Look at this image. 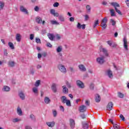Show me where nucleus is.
Wrapping results in <instances>:
<instances>
[{
	"label": "nucleus",
	"mask_w": 129,
	"mask_h": 129,
	"mask_svg": "<svg viewBox=\"0 0 129 129\" xmlns=\"http://www.w3.org/2000/svg\"><path fill=\"white\" fill-rule=\"evenodd\" d=\"M86 9L87 10V11H88V12H90V10H91V8L89 5H87Z\"/></svg>",
	"instance_id": "nucleus-50"
},
{
	"label": "nucleus",
	"mask_w": 129,
	"mask_h": 129,
	"mask_svg": "<svg viewBox=\"0 0 129 129\" xmlns=\"http://www.w3.org/2000/svg\"><path fill=\"white\" fill-rule=\"evenodd\" d=\"M46 124L49 127H53V126H54V125H55V122L54 121L47 122H46Z\"/></svg>",
	"instance_id": "nucleus-22"
},
{
	"label": "nucleus",
	"mask_w": 129,
	"mask_h": 129,
	"mask_svg": "<svg viewBox=\"0 0 129 129\" xmlns=\"http://www.w3.org/2000/svg\"><path fill=\"white\" fill-rule=\"evenodd\" d=\"M106 75L109 78H112V77H113L112 72L110 70H108L106 71Z\"/></svg>",
	"instance_id": "nucleus-15"
},
{
	"label": "nucleus",
	"mask_w": 129,
	"mask_h": 129,
	"mask_svg": "<svg viewBox=\"0 0 129 129\" xmlns=\"http://www.w3.org/2000/svg\"><path fill=\"white\" fill-rule=\"evenodd\" d=\"M70 22H74V17H71L70 18Z\"/></svg>",
	"instance_id": "nucleus-64"
},
{
	"label": "nucleus",
	"mask_w": 129,
	"mask_h": 129,
	"mask_svg": "<svg viewBox=\"0 0 129 129\" xmlns=\"http://www.w3.org/2000/svg\"><path fill=\"white\" fill-rule=\"evenodd\" d=\"M70 125L71 128L74 129V127H75V121L74 119L72 118L70 119Z\"/></svg>",
	"instance_id": "nucleus-7"
},
{
	"label": "nucleus",
	"mask_w": 129,
	"mask_h": 129,
	"mask_svg": "<svg viewBox=\"0 0 129 129\" xmlns=\"http://www.w3.org/2000/svg\"><path fill=\"white\" fill-rule=\"evenodd\" d=\"M111 6L114 7L115 9V8H116V7H119V4H118L117 3L113 2V3H111Z\"/></svg>",
	"instance_id": "nucleus-31"
},
{
	"label": "nucleus",
	"mask_w": 129,
	"mask_h": 129,
	"mask_svg": "<svg viewBox=\"0 0 129 129\" xmlns=\"http://www.w3.org/2000/svg\"><path fill=\"white\" fill-rule=\"evenodd\" d=\"M30 74H32V75H34L35 73V70H34V69L32 68L31 69H30Z\"/></svg>",
	"instance_id": "nucleus-47"
},
{
	"label": "nucleus",
	"mask_w": 129,
	"mask_h": 129,
	"mask_svg": "<svg viewBox=\"0 0 129 129\" xmlns=\"http://www.w3.org/2000/svg\"><path fill=\"white\" fill-rule=\"evenodd\" d=\"M56 38L57 40H60V39H61V36H60V35H59V34H56Z\"/></svg>",
	"instance_id": "nucleus-56"
},
{
	"label": "nucleus",
	"mask_w": 129,
	"mask_h": 129,
	"mask_svg": "<svg viewBox=\"0 0 129 129\" xmlns=\"http://www.w3.org/2000/svg\"><path fill=\"white\" fill-rule=\"evenodd\" d=\"M79 68L81 71H83V72L86 71V68H85V67L83 64L79 65Z\"/></svg>",
	"instance_id": "nucleus-19"
},
{
	"label": "nucleus",
	"mask_w": 129,
	"mask_h": 129,
	"mask_svg": "<svg viewBox=\"0 0 129 129\" xmlns=\"http://www.w3.org/2000/svg\"><path fill=\"white\" fill-rule=\"evenodd\" d=\"M50 23L51 25H59V22H57L56 21L51 20Z\"/></svg>",
	"instance_id": "nucleus-37"
},
{
	"label": "nucleus",
	"mask_w": 129,
	"mask_h": 129,
	"mask_svg": "<svg viewBox=\"0 0 129 129\" xmlns=\"http://www.w3.org/2000/svg\"><path fill=\"white\" fill-rule=\"evenodd\" d=\"M62 48L61 46H58L57 48H56V52L57 53H60V52H62Z\"/></svg>",
	"instance_id": "nucleus-34"
},
{
	"label": "nucleus",
	"mask_w": 129,
	"mask_h": 129,
	"mask_svg": "<svg viewBox=\"0 0 129 129\" xmlns=\"http://www.w3.org/2000/svg\"><path fill=\"white\" fill-rule=\"evenodd\" d=\"M50 14H51V15H53V16H54V17H58L59 16V14H58V13H56L55 12V10H54V9H51L50 10Z\"/></svg>",
	"instance_id": "nucleus-18"
},
{
	"label": "nucleus",
	"mask_w": 129,
	"mask_h": 129,
	"mask_svg": "<svg viewBox=\"0 0 129 129\" xmlns=\"http://www.w3.org/2000/svg\"><path fill=\"white\" fill-rule=\"evenodd\" d=\"M119 117H120V118H121V119L122 120H124V117L123 116V114H120V115H119Z\"/></svg>",
	"instance_id": "nucleus-53"
},
{
	"label": "nucleus",
	"mask_w": 129,
	"mask_h": 129,
	"mask_svg": "<svg viewBox=\"0 0 129 129\" xmlns=\"http://www.w3.org/2000/svg\"><path fill=\"white\" fill-rule=\"evenodd\" d=\"M34 11H35V12H38V11H39V7L38 6H36L34 8Z\"/></svg>",
	"instance_id": "nucleus-61"
},
{
	"label": "nucleus",
	"mask_w": 129,
	"mask_h": 129,
	"mask_svg": "<svg viewBox=\"0 0 129 129\" xmlns=\"http://www.w3.org/2000/svg\"><path fill=\"white\" fill-rule=\"evenodd\" d=\"M62 93L64 94H67L68 93L69 90H68L67 87H66V85L62 86Z\"/></svg>",
	"instance_id": "nucleus-14"
},
{
	"label": "nucleus",
	"mask_w": 129,
	"mask_h": 129,
	"mask_svg": "<svg viewBox=\"0 0 129 129\" xmlns=\"http://www.w3.org/2000/svg\"><path fill=\"white\" fill-rule=\"evenodd\" d=\"M110 13L111 17H114V16H115V14H114V10L113 9L110 10Z\"/></svg>",
	"instance_id": "nucleus-43"
},
{
	"label": "nucleus",
	"mask_w": 129,
	"mask_h": 129,
	"mask_svg": "<svg viewBox=\"0 0 129 129\" xmlns=\"http://www.w3.org/2000/svg\"><path fill=\"white\" fill-rule=\"evenodd\" d=\"M113 128L114 129H120V126L118 125L117 124H113Z\"/></svg>",
	"instance_id": "nucleus-42"
},
{
	"label": "nucleus",
	"mask_w": 129,
	"mask_h": 129,
	"mask_svg": "<svg viewBox=\"0 0 129 129\" xmlns=\"http://www.w3.org/2000/svg\"><path fill=\"white\" fill-rule=\"evenodd\" d=\"M85 104H86V105H88V106H89V104H90L89 101H88V100H86Z\"/></svg>",
	"instance_id": "nucleus-63"
},
{
	"label": "nucleus",
	"mask_w": 129,
	"mask_h": 129,
	"mask_svg": "<svg viewBox=\"0 0 129 129\" xmlns=\"http://www.w3.org/2000/svg\"><path fill=\"white\" fill-rule=\"evenodd\" d=\"M44 102L46 103V104L50 103V99L47 97H45L44 99Z\"/></svg>",
	"instance_id": "nucleus-32"
},
{
	"label": "nucleus",
	"mask_w": 129,
	"mask_h": 129,
	"mask_svg": "<svg viewBox=\"0 0 129 129\" xmlns=\"http://www.w3.org/2000/svg\"><path fill=\"white\" fill-rule=\"evenodd\" d=\"M66 84L68 87V88H71L72 87V85L71 84V83H70L68 81L66 82Z\"/></svg>",
	"instance_id": "nucleus-38"
},
{
	"label": "nucleus",
	"mask_w": 129,
	"mask_h": 129,
	"mask_svg": "<svg viewBox=\"0 0 129 129\" xmlns=\"http://www.w3.org/2000/svg\"><path fill=\"white\" fill-rule=\"evenodd\" d=\"M17 113L18 115H20V116H21V115H23V111H22V109H21V107L19 106L17 107Z\"/></svg>",
	"instance_id": "nucleus-17"
},
{
	"label": "nucleus",
	"mask_w": 129,
	"mask_h": 129,
	"mask_svg": "<svg viewBox=\"0 0 129 129\" xmlns=\"http://www.w3.org/2000/svg\"><path fill=\"white\" fill-rule=\"evenodd\" d=\"M88 19H89V16L88 15H86L85 16V21H88Z\"/></svg>",
	"instance_id": "nucleus-54"
},
{
	"label": "nucleus",
	"mask_w": 129,
	"mask_h": 129,
	"mask_svg": "<svg viewBox=\"0 0 129 129\" xmlns=\"http://www.w3.org/2000/svg\"><path fill=\"white\" fill-rule=\"evenodd\" d=\"M8 45L10 48H11V49H12V50H14V49H15V46H14V44L13 43L9 42Z\"/></svg>",
	"instance_id": "nucleus-33"
},
{
	"label": "nucleus",
	"mask_w": 129,
	"mask_h": 129,
	"mask_svg": "<svg viewBox=\"0 0 129 129\" xmlns=\"http://www.w3.org/2000/svg\"><path fill=\"white\" fill-rule=\"evenodd\" d=\"M52 113L54 117H56V116H57V111L55 110H52Z\"/></svg>",
	"instance_id": "nucleus-44"
},
{
	"label": "nucleus",
	"mask_w": 129,
	"mask_h": 129,
	"mask_svg": "<svg viewBox=\"0 0 129 129\" xmlns=\"http://www.w3.org/2000/svg\"><path fill=\"white\" fill-rule=\"evenodd\" d=\"M107 23V18L104 17L101 21V27H102L103 30H105L106 29V27L107 26L106 25V23Z\"/></svg>",
	"instance_id": "nucleus-3"
},
{
	"label": "nucleus",
	"mask_w": 129,
	"mask_h": 129,
	"mask_svg": "<svg viewBox=\"0 0 129 129\" xmlns=\"http://www.w3.org/2000/svg\"><path fill=\"white\" fill-rule=\"evenodd\" d=\"M112 106H113V104H112V102H109L107 105V110H111V109H112Z\"/></svg>",
	"instance_id": "nucleus-16"
},
{
	"label": "nucleus",
	"mask_w": 129,
	"mask_h": 129,
	"mask_svg": "<svg viewBox=\"0 0 129 129\" xmlns=\"http://www.w3.org/2000/svg\"><path fill=\"white\" fill-rule=\"evenodd\" d=\"M4 7H5V3L2 1H0V10H4Z\"/></svg>",
	"instance_id": "nucleus-35"
},
{
	"label": "nucleus",
	"mask_w": 129,
	"mask_h": 129,
	"mask_svg": "<svg viewBox=\"0 0 129 129\" xmlns=\"http://www.w3.org/2000/svg\"><path fill=\"white\" fill-rule=\"evenodd\" d=\"M18 95L20 97V99H22V100H25L26 98V96H25V94L23 91H20L18 93Z\"/></svg>",
	"instance_id": "nucleus-9"
},
{
	"label": "nucleus",
	"mask_w": 129,
	"mask_h": 129,
	"mask_svg": "<svg viewBox=\"0 0 129 129\" xmlns=\"http://www.w3.org/2000/svg\"><path fill=\"white\" fill-rule=\"evenodd\" d=\"M10 90H11V88H10L8 86H5L3 88V91L9 92Z\"/></svg>",
	"instance_id": "nucleus-26"
},
{
	"label": "nucleus",
	"mask_w": 129,
	"mask_h": 129,
	"mask_svg": "<svg viewBox=\"0 0 129 129\" xmlns=\"http://www.w3.org/2000/svg\"><path fill=\"white\" fill-rule=\"evenodd\" d=\"M30 118H31V119H32L33 120H34V119H35V115H34L33 114H31L30 115Z\"/></svg>",
	"instance_id": "nucleus-55"
},
{
	"label": "nucleus",
	"mask_w": 129,
	"mask_h": 129,
	"mask_svg": "<svg viewBox=\"0 0 129 129\" xmlns=\"http://www.w3.org/2000/svg\"><path fill=\"white\" fill-rule=\"evenodd\" d=\"M123 46L126 51L128 50V48L127 47V41L126 40V37H124L123 39Z\"/></svg>",
	"instance_id": "nucleus-8"
},
{
	"label": "nucleus",
	"mask_w": 129,
	"mask_h": 129,
	"mask_svg": "<svg viewBox=\"0 0 129 129\" xmlns=\"http://www.w3.org/2000/svg\"><path fill=\"white\" fill-rule=\"evenodd\" d=\"M99 23V20H97V21H96L94 23L93 28H96V26H99V25L98 24Z\"/></svg>",
	"instance_id": "nucleus-41"
},
{
	"label": "nucleus",
	"mask_w": 129,
	"mask_h": 129,
	"mask_svg": "<svg viewBox=\"0 0 129 129\" xmlns=\"http://www.w3.org/2000/svg\"><path fill=\"white\" fill-rule=\"evenodd\" d=\"M35 42L37 43V44H41V39H40V38H36Z\"/></svg>",
	"instance_id": "nucleus-49"
},
{
	"label": "nucleus",
	"mask_w": 129,
	"mask_h": 129,
	"mask_svg": "<svg viewBox=\"0 0 129 129\" xmlns=\"http://www.w3.org/2000/svg\"><path fill=\"white\" fill-rule=\"evenodd\" d=\"M59 108L60 109V110H61V111H62L63 112H64V107H63V106H60Z\"/></svg>",
	"instance_id": "nucleus-60"
},
{
	"label": "nucleus",
	"mask_w": 129,
	"mask_h": 129,
	"mask_svg": "<svg viewBox=\"0 0 129 129\" xmlns=\"http://www.w3.org/2000/svg\"><path fill=\"white\" fill-rule=\"evenodd\" d=\"M86 27V25L85 24L81 25L80 23H78L77 25V28L79 29V30H80V29L81 28L82 29V30H85Z\"/></svg>",
	"instance_id": "nucleus-11"
},
{
	"label": "nucleus",
	"mask_w": 129,
	"mask_h": 129,
	"mask_svg": "<svg viewBox=\"0 0 129 129\" xmlns=\"http://www.w3.org/2000/svg\"><path fill=\"white\" fill-rule=\"evenodd\" d=\"M107 43L110 47H112L113 48H115L116 47L117 45L115 43H113V41L112 40H108L107 41Z\"/></svg>",
	"instance_id": "nucleus-10"
},
{
	"label": "nucleus",
	"mask_w": 129,
	"mask_h": 129,
	"mask_svg": "<svg viewBox=\"0 0 129 129\" xmlns=\"http://www.w3.org/2000/svg\"><path fill=\"white\" fill-rule=\"evenodd\" d=\"M104 56H102V57H98L97 58V62L98 63V64H102L104 62H105V60H104Z\"/></svg>",
	"instance_id": "nucleus-4"
},
{
	"label": "nucleus",
	"mask_w": 129,
	"mask_h": 129,
	"mask_svg": "<svg viewBox=\"0 0 129 129\" xmlns=\"http://www.w3.org/2000/svg\"><path fill=\"white\" fill-rule=\"evenodd\" d=\"M32 91L35 95H38L39 93V90H38V88L34 87L32 88Z\"/></svg>",
	"instance_id": "nucleus-21"
},
{
	"label": "nucleus",
	"mask_w": 129,
	"mask_h": 129,
	"mask_svg": "<svg viewBox=\"0 0 129 129\" xmlns=\"http://www.w3.org/2000/svg\"><path fill=\"white\" fill-rule=\"evenodd\" d=\"M40 83H41V81L40 80L36 81L34 85L35 87H39V86H40Z\"/></svg>",
	"instance_id": "nucleus-36"
},
{
	"label": "nucleus",
	"mask_w": 129,
	"mask_h": 129,
	"mask_svg": "<svg viewBox=\"0 0 129 129\" xmlns=\"http://www.w3.org/2000/svg\"><path fill=\"white\" fill-rule=\"evenodd\" d=\"M35 21L37 24H42V18L39 16L36 17Z\"/></svg>",
	"instance_id": "nucleus-20"
},
{
	"label": "nucleus",
	"mask_w": 129,
	"mask_h": 129,
	"mask_svg": "<svg viewBox=\"0 0 129 129\" xmlns=\"http://www.w3.org/2000/svg\"><path fill=\"white\" fill-rule=\"evenodd\" d=\"M95 101L96 102H100V100H101V98H100V96H99V94H96L95 95Z\"/></svg>",
	"instance_id": "nucleus-25"
},
{
	"label": "nucleus",
	"mask_w": 129,
	"mask_h": 129,
	"mask_svg": "<svg viewBox=\"0 0 129 129\" xmlns=\"http://www.w3.org/2000/svg\"><path fill=\"white\" fill-rule=\"evenodd\" d=\"M51 90L54 92V93H56L57 92V84L55 83H53L51 86Z\"/></svg>",
	"instance_id": "nucleus-12"
},
{
	"label": "nucleus",
	"mask_w": 129,
	"mask_h": 129,
	"mask_svg": "<svg viewBox=\"0 0 129 129\" xmlns=\"http://www.w3.org/2000/svg\"><path fill=\"white\" fill-rule=\"evenodd\" d=\"M8 65L9 67H14L15 66V61H9Z\"/></svg>",
	"instance_id": "nucleus-29"
},
{
	"label": "nucleus",
	"mask_w": 129,
	"mask_h": 129,
	"mask_svg": "<svg viewBox=\"0 0 129 129\" xmlns=\"http://www.w3.org/2000/svg\"><path fill=\"white\" fill-rule=\"evenodd\" d=\"M21 119H19L18 118H15L13 119L12 121L13 122H19V121H21Z\"/></svg>",
	"instance_id": "nucleus-40"
},
{
	"label": "nucleus",
	"mask_w": 129,
	"mask_h": 129,
	"mask_svg": "<svg viewBox=\"0 0 129 129\" xmlns=\"http://www.w3.org/2000/svg\"><path fill=\"white\" fill-rule=\"evenodd\" d=\"M86 109H87L86 106L83 105L79 107V111H80V112H85Z\"/></svg>",
	"instance_id": "nucleus-6"
},
{
	"label": "nucleus",
	"mask_w": 129,
	"mask_h": 129,
	"mask_svg": "<svg viewBox=\"0 0 129 129\" xmlns=\"http://www.w3.org/2000/svg\"><path fill=\"white\" fill-rule=\"evenodd\" d=\"M115 10L116 11V13L118 14V15L122 16V14H121V12H120V11L118 10L117 8H115Z\"/></svg>",
	"instance_id": "nucleus-45"
},
{
	"label": "nucleus",
	"mask_w": 129,
	"mask_h": 129,
	"mask_svg": "<svg viewBox=\"0 0 129 129\" xmlns=\"http://www.w3.org/2000/svg\"><path fill=\"white\" fill-rule=\"evenodd\" d=\"M76 84L79 88H84L85 87L84 84L80 80H77L76 81Z\"/></svg>",
	"instance_id": "nucleus-5"
},
{
	"label": "nucleus",
	"mask_w": 129,
	"mask_h": 129,
	"mask_svg": "<svg viewBox=\"0 0 129 129\" xmlns=\"http://www.w3.org/2000/svg\"><path fill=\"white\" fill-rule=\"evenodd\" d=\"M25 129H32V127H31V126L26 125V126H25Z\"/></svg>",
	"instance_id": "nucleus-62"
},
{
	"label": "nucleus",
	"mask_w": 129,
	"mask_h": 129,
	"mask_svg": "<svg viewBox=\"0 0 129 129\" xmlns=\"http://www.w3.org/2000/svg\"><path fill=\"white\" fill-rule=\"evenodd\" d=\"M58 20L59 21H60V22H65V18H64V16H63V15H58Z\"/></svg>",
	"instance_id": "nucleus-24"
},
{
	"label": "nucleus",
	"mask_w": 129,
	"mask_h": 129,
	"mask_svg": "<svg viewBox=\"0 0 129 129\" xmlns=\"http://www.w3.org/2000/svg\"><path fill=\"white\" fill-rule=\"evenodd\" d=\"M61 101L63 104H66L67 106L70 107L71 106V102L70 100L67 99V97L65 96H62L60 97Z\"/></svg>",
	"instance_id": "nucleus-1"
},
{
	"label": "nucleus",
	"mask_w": 129,
	"mask_h": 129,
	"mask_svg": "<svg viewBox=\"0 0 129 129\" xmlns=\"http://www.w3.org/2000/svg\"><path fill=\"white\" fill-rule=\"evenodd\" d=\"M81 117L83 119H84V118H85L86 117V116H85V114H82L81 115H80Z\"/></svg>",
	"instance_id": "nucleus-58"
},
{
	"label": "nucleus",
	"mask_w": 129,
	"mask_h": 129,
	"mask_svg": "<svg viewBox=\"0 0 129 129\" xmlns=\"http://www.w3.org/2000/svg\"><path fill=\"white\" fill-rule=\"evenodd\" d=\"M20 11H21L22 13H24V14H26V15L29 14L28 10L23 6H20Z\"/></svg>",
	"instance_id": "nucleus-13"
},
{
	"label": "nucleus",
	"mask_w": 129,
	"mask_h": 129,
	"mask_svg": "<svg viewBox=\"0 0 129 129\" xmlns=\"http://www.w3.org/2000/svg\"><path fill=\"white\" fill-rule=\"evenodd\" d=\"M118 97L119 98H123V97H124V95L122 93H121V92H118Z\"/></svg>",
	"instance_id": "nucleus-39"
},
{
	"label": "nucleus",
	"mask_w": 129,
	"mask_h": 129,
	"mask_svg": "<svg viewBox=\"0 0 129 129\" xmlns=\"http://www.w3.org/2000/svg\"><path fill=\"white\" fill-rule=\"evenodd\" d=\"M89 127V125L87 122L83 123V128L84 129H87Z\"/></svg>",
	"instance_id": "nucleus-28"
},
{
	"label": "nucleus",
	"mask_w": 129,
	"mask_h": 129,
	"mask_svg": "<svg viewBox=\"0 0 129 129\" xmlns=\"http://www.w3.org/2000/svg\"><path fill=\"white\" fill-rule=\"evenodd\" d=\"M16 39L17 42H21V34H17L16 36Z\"/></svg>",
	"instance_id": "nucleus-27"
},
{
	"label": "nucleus",
	"mask_w": 129,
	"mask_h": 129,
	"mask_svg": "<svg viewBox=\"0 0 129 129\" xmlns=\"http://www.w3.org/2000/svg\"><path fill=\"white\" fill-rule=\"evenodd\" d=\"M57 68L60 72L62 73H63L64 74H66L67 73V70H66V68H65V66L62 64H59L57 66Z\"/></svg>",
	"instance_id": "nucleus-2"
},
{
	"label": "nucleus",
	"mask_w": 129,
	"mask_h": 129,
	"mask_svg": "<svg viewBox=\"0 0 129 129\" xmlns=\"http://www.w3.org/2000/svg\"><path fill=\"white\" fill-rule=\"evenodd\" d=\"M58 6L59 3L58 2H56L53 4V7H54V8H58Z\"/></svg>",
	"instance_id": "nucleus-52"
},
{
	"label": "nucleus",
	"mask_w": 129,
	"mask_h": 129,
	"mask_svg": "<svg viewBox=\"0 0 129 129\" xmlns=\"http://www.w3.org/2000/svg\"><path fill=\"white\" fill-rule=\"evenodd\" d=\"M47 47H49V48H52V44L51 43L48 42L46 44Z\"/></svg>",
	"instance_id": "nucleus-59"
},
{
	"label": "nucleus",
	"mask_w": 129,
	"mask_h": 129,
	"mask_svg": "<svg viewBox=\"0 0 129 129\" xmlns=\"http://www.w3.org/2000/svg\"><path fill=\"white\" fill-rule=\"evenodd\" d=\"M49 40H50V41H54V38H55V36L54 35V34H51V33H49L47 35Z\"/></svg>",
	"instance_id": "nucleus-23"
},
{
	"label": "nucleus",
	"mask_w": 129,
	"mask_h": 129,
	"mask_svg": "<svg viewBox=\"0 0 129 129\" xmlns=\"http://www.w3.org/2000/svg\"><path fill=\"white\" fill-rule=\"evenodd\" d=\"M90 88L92 90H93L94 89V84H91L90 85Z\"/></svg>",
	"instance_id": "nucleus-51"
},
{
	"label": "nucleus",
	"mask_w": 129,
	"mask_h": 129,
	"mask_svg": "<svg viewBox=\"0 0 129 129\" xmlns=\"http://www.w3.org/2000/svg\"><path fill=\"white\" fill-rule=\"evenodd\" d=\"M110 23H111L112 26H114L116 24V22L113 19L110 20Z\"/></svg>",
	"instance_id": "nucleus-48"
},
{
	"label": "nucleus",
	"mask_w": 129,
	"mask_h": 129,
	"mask_svg": "<svg viewBox=\"0 0 129 129\" xmlns=\"http://www.w3.org/2000/svg\"><path fill=\"white\" fill-rule=\"evenodd\" d=\"M30 40H34V34H30Z\"/></svg>",
	"instance_id": "nucleus-57"
},
{
	"label": "nucleus",
	"mask_w": 129,
	"mask_h": 129,
	"mask_svg": "<svg viewBox=\"0 0 129 129\" xmlns=\"http://www.w3.org/2000/svg\"><path fill=\"white\" fill-rule=\"evenodd\" d=\"M102 52L104 53V55L106 56V57H108V53H107V50L105 48H102Z\"/></svg>",
	"instance_id": "nucleus-30"
},
{
	"label": "nucleus",
	"mask_w": 129,
	"mask_h": 129,
	"mask_svg": "<svg viewBox=\"0 0 129 129\" xmlns=\"http://www.w3.org/2000/svg\"><path fill=\"white\" fill-rule=\"evenodd\" d=\"M69 70H70V72H71V73H74V72H75V71L74 70V68H73L72 67H70Z\"/></svg>",
	"instance_id": "nucleus-46"
}]
</instances>
